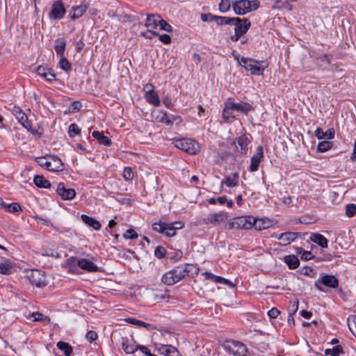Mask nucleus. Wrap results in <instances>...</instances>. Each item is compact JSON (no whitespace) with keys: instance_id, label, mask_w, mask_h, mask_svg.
Segmentation results:
<instances>
[{"instance_id":"obj_1","label":"nucleus","mask_w":356,"mask_h":356,"mask_svg":"<svg viewBox=\"0 0 356 356\" xmlns=\"http://www.w3.org/2000/svg\"><path fill=\"white\" fill-rule=\"evenodd\" d=\"M240 65L254 75H262L264 70L268 67L265 61L245 57L241 58Z\"/></svg>"},{"instance_id":"obj_2","label":"nucleus","mask_w":356,"mask_h":356,"mask_svg":"<svg viewBox=\"0 0 356 356\" xmlns=\"http://www.w3.org/2000/svg\"><path fill=\"white\" fill-rule=\"evenodd\" d=\"M260 6L258 0H238L232 5L234 13L238 15H243L248 13L257 10Z\"/></svg>"},{"instance_id":"obj_3","label":"nucleus","mask_w":356,"mask_h":356,"mask_svg":"<svg viewBox=\"0 0 356 356\" xmlns=\"http://www.w3.org/2000/svg\"><path fill=\"white\" fill-rule=\"evenodd\" d=\"M184 227L182 222H175L172 223H165L162 222H154L152 224V229L167 236H174L176 234L177 229Z\"/></svg>"},{"instance_id":"obj_4","label":"nucleus","mask_w":356,"mask_h":356,"mask_svg":"<svg viewBox=\"0 0 356 356\" xmlns=\"http://www.w3.org/2000/svg\"><path fill=\"white\" fill-rule=\"evenodd\" d=\"M175 146L191 154H195L200 151V145L195 140L188 138H179L174 140Z\"/></svg>"},{"instance_id":"obj_5","label":"nucleus","mask_w":356,"mask_h":356,"mask_svg":"<svg viewBox=\"0 0 356 356\" xmlns=\"http://www.w3.org/2000/svg\"><path fill=\"white\" fill-rule=\"evenodd\" d=\"M38 163L51 172H60L63 170L62 161L56 156L50 157L49 159L45 157L37 159Z\"/></svg>"},{"instance_id":"obj_6","label":"nucleus","mask_w":356,"mask_h":356,"mask_svg":"<svg viewBox=\"0 0 356 356\" xmlns=\"http://www.w3.org/2000/svg\"><path fill=\"white\" fill-rule=\"evenodd\" d=\"M223 346L230 354L234 356H247L248 349L241 342L234 340H227Z\"/></svg>"},{"instance_id":"obj_7","label":"nucleus","mask_w":356,"mask_h":356,"mask_svg":"<svg viewBox=\"0 0 356 356\" xmlns=\"http://www.w3.org/2000/svg\"><path fill=\"white\" fill-rule=\"evenodd\" d=\"M26 277L29 282L38 288L44 287L47 284L44 272L32 269L26 273Z\"/></svg>"},{"instance_id":"obj_8","label":"nucleus","mask_w":356,"mask_h":356,"mask_svg":"<svg viewBox=\"0 0 356 356\" xmlns=\"http://www.w3.org/2000/svg\"><path fill=\"white\" fill-rule=\"evenodd\" d=\"M254 218L252 216H241L233 219L227 225L228 229H249L252 228V221Z\"/></svg>"},{"instance_id":"obj_9","label":"nucleus","mask_w":356,"mask_h":356,"mask_svg":"<svg viewBox=\"0 0 356 356\" xmlns=\"http://www.w3.org/2000/svg\"><path fill=\"white\" fill-rule=\"evenodd\" d=\"M321 284H323L327 287L336 289L339 286V280L332 275H322L321 277L315 282L314 286L318 291L325 292Z\"/></svg>"},{"instance_id":"obj_10","label":"nucleus","mask_w":356,"mask_h":356,"mask_svg":"<svg viewBox=\"0 0 356 356\" xmlns=\"http://www.w3.org/2000/svg\"><path fill=\"white\" fill-rule=\"evenodd\" d=\"M67 263L70 266H78L81 269L88 272H97L99 270V268L97 265L86 259H79L75 257H70L67 259Z\"/></svg>"},{"instance_id":"obj_11","label":"nucleus","mask_w":356,"mask_h":356,"mask_svg":"<svg viewBox=\"0 0 356 356\" xmlns=\"http://www.w3.org/2000/svg\"><path fill=\"white\" fill-rule=\"evenodd\" d=\"M145 97L146 100L151 104L159 106L161 104L159 95L154 90V86L148 83L145 86Z\"/></svg>"},{"instance_id":"obj_12","label":"nucleus","mask_w":356,"mask_h":356,"mask_svg":"<svg viewBox=\"0 0 356 356\" xmlns=\"http://www.w3.org/2000/svg\"><path fill=\"white\" fill-rule=\"evenodd\" d=\"M235 26L234 31L242 35L245 34L250 27L251 23L247 18L233 17L232 24Z\"/></svg>"},{"instance_id":"obj_13","label":"nucleus","mask_w":356,"mask_h":356,"mask_svg":"<svg viewBox=\"0 0 356 356\" xmlns=\"http://www.w3.org/2000/svg\"><path fill=\"white\" fill-rule=\"evenodd\" d=\"M228 218L227 213L225 212H219L211 213L207 218L202 220V223L205 225L212 224L214 225H219L220 222L225 221Z\"/></svg>"},{"instance_id":"obj_14","label":"nucleus","mask_w":356,"mask_h":356,"mask_svg":"<svg viewBox=\"0 0 356 356\" xmlns=\"http://www.w3.org/2000/svg\"><path fill=\"white\" fill-rule=\"evenodd\" d=\"M13 113L16 116L19 122L28 131L34 134V131L31 129V123L28 120L26 115L22 111V110L18 106H14L13 108Z\"/></svg>"},{"instance_id":"obj_15","label":"nucleus","mask_w":356,"mask_h":356,"mask_svg":"<svg viewBox=\"0 0 356 356\" xmlns=\"http://www.w3.org/2000/svg\"><path fill=\"white\" fill-rule=\"evenodd\" d=\"M65 13V9L61 1H57L52 5L51 10L49 13V17L51 19H60Z\"/></svg>"},{"instance_id":"obj_16","label":"nucleus","mask_w":356,"mask_h":356,"mask_svg":"<svg viewBox=\"0 0 356 356\" xmlns=\"http://www.w3.org/2000/svg\"><path fill=\"white\" fill-rule=\"evenodd\" d=\"M56 193L64 200H72L76 195V191L73 188H67L63 183H59L57 186Z\"/></svg>"},{"instance_id":"obj_17","label":"nucleus","mask_w":356,"mask_h":356,"mask_svg":"<svg viewBox=\"0 0 356 356\" xmlns=\"http://www.w3.org/2000/svg\"><path fill=\"white\" fill-rule=\"evenodd\" d=\"M264 157V150L262 146L259 145L257 148L256 153L251 158V163L250 165V171L255 172L258 170L259 163Z\"/></svg>"},{"instance_id":"obj_18","label":"nucleus","mask_w":356,"mask_h":356,"mask_svg":"<svg viewBox=\"0 0 356 356\" xmlns=\"http://www.w3.org/2000/svg\"><path fill=\"white\" fill-rule=\"evenodd\" d=\"M228 101L234 111L246 113L253 110V107L249 103L243 102L235 103L233 101H232L231 99H229Z\"/></svg>"},{"instance_id":"obj_19","label":"nucleus","mask_w":356,"mask_h":356,"mask_svg":"<svg viewBox=\"0 0 356 356\" xmlns=\"http://www.w3.org/2000/svg\"><path fill=\"white\" fill-rule=\"evenodd\" d=\"M188 268V265H186L184 266H177L170 270V273L173 276V279L175 280V283L182 280L186 276V275L189 272Z\"/></svg>"},{"instance_id":"obj_20","label":"nucleus","mask_w":356,"mask_h":356,"mask_svg":"<svg viewBox=\"0 0 356 356\" xmlns=\"http://www.w3.org/2000/svg\"><path fill=\"white\" fill-rule=\"evenodd\" d=\"M298 236V233L292 232H286L281 234L277 236V239L280 241L282 245H287L293 242Z\"/></svg>"},{"instance_id":"obj_21","label":"nucleus","mask_w":356,"mask_h":356,"mask_svg":"<svg viewBox=\"0 0 356 356\" xmlns=\"http://www.w3.org/2000/svg\"><path fill=\"white\" fill-rule=\"evenodd\" d=\"M37 74L45 79L48 81H51L55 79L56 76L52 72V70L50 68L43 67V66H38L36 69Z\"/></svg>"},{"instance_id":"obj_22","label":"nucleus","mask_w":356,"mask_h":356,"mask_svg":"<svg viewBox=\"0 0 356 356\" xmlns=\"http://www.w3.org/2000/svg\"><path fill=\"white\" fill-rule=\"evenodd\" d=\"M271 221L268 218H254L252 221V227L257 230L268 229L271 226Z\"/></svg>"},{"instance_id":"obj_23","label":"nucleus","mask_w":356,"mask_h":356,"mask_svg":"<svg viewBox=\"0 0 356 356\" xmlns=\"http://www.w3.org/2000/svg\"><path fill=\"white\" fill-rule=\"evenodd\" d=\"M122 348L127 354H131L138 349V345H136L133 340L122 338Z\"/></svg>"},{"instance_id":"obj_24","label":"nucleus","mask_w":356,"mask_h":356,"mask_svg":"<svg viewBox=\"0 0 356 356\" xmlns=\"http://www.w3.org/2000/svg\"><path fill=\"white\" fill-rule=\"evenodd\" d=\"M88 9V5L86 3H81L77 6H73L70 16L72 19H76L81 17Z\"/></svg>"},{"instance_id":"obj_25","label":"nucleus","mask_w":356,"mask_h":356,"mask_svg":"<svg viewBox=\"0 0 356 356\" xmlns=\"http://www.w3.org/2000/svg\"><path fill=\"white\" fill-rule=\"evenodd\" d=\"M310 240L318 245L319 246L325 248L327 247L328 241L327 239L321 234L314 233L310 236Z\"/></svg>"},{"instance_id":"obj_26","label":"nucleus","mask_w":356,"mask_h":356,"mask_svg":"<svg viewBox=\"0 0 356 356\" xmlns=\"http://www.w3.org/2000/svg\"><path fill=\"white\" fill-rule=\"evenodd\" d=\"M250 143L248 136H241L237 138V144L240 147V149L236 146L237 151L241 154H245L248 151V145Z\"/></svg>"},{"instance_id":"obj_27","label":"nucleus","mask_w":356,"mask_h":356,"mask_svg":"<svg viewBox=\"0 0 356 356\" xmlns=\"http://www.w3.org/2000/svg\"><path fill=\"white\" fill-rule=\"evenodd\" d=\"M81 218L85 224L88 225L90 227H92L94 229H95V230L100 229L101 224L95 218H93L90 217L85 214H82Z\"/></svg>"},{"instance_id":"obj_28","label":"nucleus","mask_w":356,"mask_h":356,"mask_svg":"<svg viewBox=\"0 0 356 356\" xmlns=\"http://www.w3.org/2000/svg\"><path fill=\"white\" fill-rule=\"evenodd\" d=\"M160 19H161V17L159 15H156V14L147 15L145 26L146 27H151L152 29H156L159 26Z\"/></svg>"},{"instance_id":"obj_29","label":"nucleus","mask_w":356,"mask_h":356,"mask_svg":"<svg viewBox=\"0 0 356 356\" xmlns=\"http://www.w3.org/2000/svg\"><path fill=\"white\" fill-rule=\"evenodd\" d=\"M226 185L228 187H234L238 185V175L237 173H233L221 181V185Z\"/></svg>"},{"instance_id":"obj_30","label":"nucleus","mask_w":356,"mask_h":356,"mask_svg":"<svg viewBox=\"0 0 356 356\" xmlns=\"http://www.w3.org/2000/svg\"><path fill=\"white\" fill-rule=\"evenodd\" d=\"M14 264L8 259H4L0 263V273L3 275H10L13 272Z\"/></svg>"},{"instance_id":"obj_31","label":"nucleus","mask_w":356,"mask_h":356,"mask_svg":"<svg viewBox=\"0 0 356 356\" xmlns=\"http://www.w3.org/2000/svg\"><path fill=\"white\" fill-rule=\"evenodd\" d=\"M284 261L290 269H296L300 264L298 258L294 254L285 256Z\"/></svg>"},{"instance_id":"obj_32","label":"nucleus","mask_w":356,"mask_h":356,"mask_svg":"<svg viewBox=\"0 0 356 356\" xmlns=\"http://www.w3.org/2000/svg\"><path fill=\"white\" fill-rule=\"evenodd\" d=\"M210 21H214L218 25L232 24L233 17L210 15Z\"/></svg>"},{"instance_id":"obj_33","label":"nucleus","mask_w":356,"mask_h":356,"mask_svg":"<svg viewBox=\"0 0 356 356\" xmlns=\"http://www.w3.org/2000/svg\"><path fill=\"white\" fill-rule=\"evenodd\" d=\"M33 181L34 184L40 188H49L51 187L50 182L41 175H35Z\"/></svg>"},{"instance_id":"obj_34","label":"nucleus","mask_w":356,"mask_h":356,"mask_svg":"<svg viewBox=\"0 0 356 356\" xmlns=\"http://www.w3.org/2000/svg\"><path fill=\"white\" fill-rule=\"evenodd\" d=\"M0 202L1 204L5 208L6 211L9 213H14L22 211L20 204L17 202L6 204L2 202L1 199H0Z\"/></svg>"},{"instance_id":"obj_35","label":"nucleus","mask_w":356,"mask_h":356,"mask_svg":"<svg viewBox=\"0 0 356 356\" xmlns=\"http://www.w3.org/2000/svg\"><path fill=\"white\" fill-rule=\"evenodd\" d=\"M92 136L104 145L108 146L111 144V140L107 136L103 135L102 132L94 131Z\"/></svg>"},{"instance_id":"obj_36","label":"nucleus","mask_w":356,"mask_h":356,"mask_svg":"<svg viewBox=\"0 0 356 356\" xmlns=\"http://www.w3.org/2000/svg\"><path fill=\"white\" fill-rule=\"evenodd\" d=\"M125 321L127 323H129L131 324L144 327H145L147 330H151V329L155 328V327L153 325L147 323H145L144 321H141L137 320L136 318H127Z\"/></svg>"},{"instance_id":"obj_37","label":"nucleus","mask_w":356,"mask_h":356,"mask_svg":"<svg viewBox=\"0 0 356 356\" xmlns=\"http://www.w3.org/2000/svg\"><path fill=\"white\" fill-rule=\"evenodd\" d=\"M57 347L59 350L63 351L65 356H71L72 353V347L69 343L63 341L57 343Z\"/></svg>"},{"instance_id":"obj_38","label":"nucleus","mask_w":356,"mask_h":356,"mask_svg":"<svg viewBox=\"0 0 356 356\" xmlns=\"http://www.w3.org/2000/svg\"><path fill=\"white\" fill-rule=\"evenodd\" d=\"M54 49L57 54L63 56L65 49V41L64 39H57L55 41Z\"/></svg>"},{"instance_id":"obj_39","label":"nucleus","mask_w":356,"mask_h":356,"mask_svg":"<svg viewBox=\"0 0 356 356\" xmlns=\"http://www.w3.org/2000/svg\"><path fill=\"white\" fill-rule=\"evenodd\" d=\"M343 353H344V352L341 346H336L332 348H327L325 350V354L326 355L339 356L341 354Z\"/></svg>"},{"instance_id":"obj_40","label":"nucleus","mask_w":356,"mask_h":356,"mask_svg":"<svg viewBox=\"0 0 356 356\" xmlns=\"http://www.w3.org/2000/svg\"><path fill=\"white\" fill-rule=\"evenodd\" d=\"M333 146V143L327 140H323L320 142L317 146V152H325L330 149Z\"/></svg>"},{"instance_id":"obj_41","label":"nucleus","mask_w":356,"mask_h":356,"mask_svg":"<svg viewBox=\"0 0 356 356\" xmlns=\"http://www.w3.org/2000/svg\"><path fill=\"white\" fill-rule=\"evenodd\" d=\"M234 111L232 110L229 101H227L225 104L222 111V118L225 120H228L230 118H234L233 115Z\"/></svg>"},{"instance_id":"obj_42","label":"nucleus","mask_w":356,"mask_h":356,"mask_svg":"<svg viewBox=\"0 0 356 356\" xmlns=\"http://www.w3.org/2000/svg\"><path fill=\"white\" fill-rule=\"evenodd\" d=\"M162 282L164 283L166 285L171 286L175 284V280L173 279V276L172 273H170V270L165 273L162 278H161Z\"/></svg>"},{"instance_id":"obj_43","label":"nucleus","mask_w":356,"mask_h":356,"mask_svg":"<svg viewBox=\"0 0 356 356\" xmlns=\"http://www.w3.org/2000/svg\"><path fill=\"white\" fill-rule=\"evenodd\" d=\"M180 117H172V120L170 118L166 113H163L161 118L159 119V122L164 123L166 125H172L174 120L177 119H179Z\"/></svg>"},{"instance_id":"obj_44","label":"nucleus","mask_w":356,"mask_h":356,"mask_svg":"<svg viewBox=\"0 0 356 356\" xmlns=\"http://www.w3.org/2000/svg\"><path fill=\"white\" fill-rule=\"evenodd\" d=\"M123 177L127 181L132 180L134 177V173L132 168L129 167L124 168L123 171Z\"/></svg>"},{"instance_id":"obj_45","label":"nucleus","mask_w":356,"mask_h":356,"mask_svg":"<svg viewBox=\"0 0 356 356\" xmlns=\"http://www.w3.org/2000/svg\"><path fill=\"white\" fill-rule=\"evenodd\" d=\"M59 66L63 70L67 72L71 70V64L70 62L65 58L62 57L59 61Z\"/></svg>"},{"instance_id":"obj_46","label":"nucleus","mask_w":356,"mask_h":356,"mask_svg":"<svg viewBox=\"0 0 356 356\" xmlns=\"http://www.w3.org/2000/svg\"><path fill=\"white\" fill-rule=\"evenodd\" d=\"M68 133L70 137H74L76 135H79L81 133V129L76 124H72L69 127Z\"/></svg>"},{"instance_id":"obj_47","label":"nucleus","mask_w":356,"mask_h":356,"mask_svg":"<svg viewBox=\"0 0 356 356\" xmlns=\"http://www.w3.org/2000/svg\"><path fill=\"white\" fill-rule=\"evenodd\" d=\"M159 26H160V29L166 31V32H172V26L164 19H160Z\"/></svg>"},{"instance_id":"obj_48","label":"nucleus","mask_w":356,"mask_h":356,"mask_svg":"<svg viewBox=\"0 0 356 356\" xmlns=\"http://www.w3.org/2000/svg\"><path fill=\"white\" fill-rule=\"evenodd\" d=\"M297 253L299 254L301 259L304 260H309L312 258V254L311 252L306 251L302 248H300Z\"/></svg>"},{"instance_id":"obj_49","label":"nucleus","mask_w":356,"mask_h":356,"mask_svg":"<svg viewBox=\"0 0 356 356\" xmlns=\"http://www.w3.org/2000/svg\"><path fill=\"white\" fill-rule=\"evenodd\" d=\"M346 213L348 217H352L356 213V205L354 204H348L346 206Z\"/></svg>"},{"instance_id":"obj_50","label":"nucleus","mask_w":356,"mask_h":356,"mask_svg":"<svg viewBox=\"0 0 356 356\" xmlns=\"http://www.w3.org/2000/svg\"><path fill=\"white\" fill-rule=\"evenodd\" d=\"M123 236L125 238L135 239L138 238V234L133 229H129L124 234Z\"/></svg>"},{"instance_id":"obj_51","label":"nucleus","mask_w":356,"mask_h":356,"mask_svg":"<svg viewBox=\"0 0 356 356\" xmlns=\"http://www.w3.org/2000/svg\"><path fill=\"white\" fill-rule=\"evenodd\" d=\"M166 250L162 246H158L155 248L154 254L158 258H163L165 256Z\"/></svg>"},{"instance_id":"obj_52","label":"nucleus","mask_w":356,"mask_h":356,"mask_svg":"<svg viewBox=\"0 0 356 356\" xmlns=\"http://www.w3.org/2000/svg\"><path fill=\"white\" fill-rule=\"evenodd\" d=\"M97 334L95 331H88L86 334V339L90 342L94 341L97 339Z\"/></svg>"},{"instance_id":"obj_53","label":"nucleus","mask_w":356,"mask_h":356,"mask_svg":"<svg viewBox=\"0 0 356 356\" xmlns=\"http://www.w3.org/2000/svg\"><path fill=\"white\" fill-rule=\"evenodd\" d=\"M159 40L163 44H168L171 42V38L168 34L159 35Z\"/></svg>"},{"instance_id":"obj_54","label":"nucleus","mask_w":356,"mask_h":356,"mask_svg":"<svg viewBox=\"0 0 356 356\" xmlns=\"http://www.w3.org/2000/svg\"><path fill=\"white\" fill-rule=\"evenodd\" d=\"M280 313V312L277 308L273 307L271 309L268 311V314L270 318H275L277 317Z\"/></svg>"},{"instance_id":"obj_55","label":"nucleus","mask_w":356,"mask_h":356,"mask_svg":"<svg viewBox=\"0 0 356 356\" xmlns=\"http://www.w3.org/2000/svg\"><path fill=\"white\" fill-rule=\"evenodd\" d=\"M334 129L333 128H330L324 132V138H327V139H332L334 137Z\"/></svg>"},{"instance_id":"obj_56","label":"nucleus","mask_w":356,"mask_h":356,"mask_svg":"<svg viewBox=\"0 0 356 356\" xmlns=\"http://www.w3.org/2000/svg\"><path fill=\"white\" fill-rule=\"evenodd\" d=\"M81 107V104L79 102H74L71 104V111L70 112L74 113L80 110Z\"/></svg>"},{"instance_id":"obj_57","label":"nucleus","mask_w":356,"mask_h":356,"mask_svg":"<svg viewBox=\"0 0 356 356\" xmlns=\"http://www.w3.org/2000/svg\"><path fill=\"white\" fill-rule=\"evenodd\" d=\"M118 201L122 204L132 205L134 200L131 198L123 197L118 200Z\"/></svg>"},{"instance_id":"obj_58","label":"nucleus","mask_w":356,"mask_h":356,"mask_svg":"<svg viewBox=\"0 0 356 356\" xmlns=\"http://www.w3.org/2000/svg\"><path fill=\"white\" fill-rule=\"evenodd\" d=\"M163 103L168 108H172L173 106L171 99L168 97H165L163 98Z\"/></svg>"},{"instance_id":"obj_59","label":"nucleus","mask_w":356,"mask_h":356,"mask_svg":"<svg viewBox=\"0 0 356 356\" xmlns=\"http://www.w3.org/2000/svg\"><path fill=\"white\" fill-rule=\"evenodd\" d=\"M165 351L166 354L169 355L170 356H173V355H171L170 354H174L177 352V350L171 346H166Z\"/></svg>"},{"instance_id":"obj_60","label":"nucleus","mask_w":356,"mask_h":356,"mask_svg":"<svg viewBox=\"0 0 356 356\" xmlns=\"http://www.w3.org/2000/svg\"><path fill=\"white\" fill-rule=\"evenodd\" d=\"M315 136L318 139H322L324 138V132L321 128H317L315 131Z\"/></svg>"},{"instance_id":"obj_61","label":"nucleus","mask_w":356,"mask_h":356,"mask_svg":"<svg viewBox=\"0 0 356 356\" xmlns=\"http://www.w3.org/2000/svg\"><path fill=\"white\" fill-rule=\"evenodd\" d=\"M300 315L305 318L309 319L312 316V313L305 309H302L300 311Z\"/></svg>"},{"instance_id":"obj_62","label":"nucleus","mask_w":356,"mask_h":356,"mask_svg":"<svg viewBox=\"0 0 356 356\" xmlns=\"http://www.w3.org/2000/svg\"><path fill=\"white\" fill-rule=\"evenodd\" d=\"M282 202L286 204V205H288V206H290L292 204V199H291V196H286V197H283L282 198Z\"/></svg>"},{"instance_id":"obj_63","label":"nucleus","mask_w":356,"mask_h":356,"mask_svg":"<svg viewBox=\"0 0 356 356\" xmlns=\"http://www.w3.org/2000/svg\"><path fill=\"white\" fill-rule=\"evenodd\" d=\"M138 349L146 356H149V353H151L150 351L147 349V348L144 346L138 345Z\"/></svg>"},{"instance_id":"obj_64","label":"nucleus","mask_w":356,"mask_h":356,"mask_svg":"<svg viewBox=\"0 0 356 356\" xmlns=\"http://www.w3.org/2000/svg\"><path fill=\"white\" fill-rule=\"evenodd\" d=\"M32 316L34 317L33 321H40L42 320V314L41 313L34 312Z\"/></svg>"}]
</instances>
